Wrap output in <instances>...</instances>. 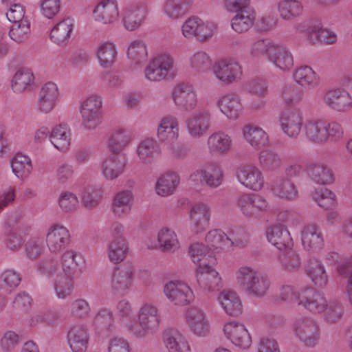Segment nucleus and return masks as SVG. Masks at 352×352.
<instances>
[{"mask_svg":"<svg viewBox=\"0 0 352 352\" xmlns=\"http://www.w3.org/2000/svg\"><path fill=\"white\" fill-rule=\"evenodd\" d=\"M84 263L81 255L74 251H67L62 256V267L55 279V290L60 298L69 296L73 290V279L81 273Z\"/></svg>","mask_w":352,"mask_h":352,"instance_id":"1","label":"nucleus"},{"mask_svg":"<svg viewBox=\"0 0 352 352\" xmlns=\"http://www.w3.org/2000/svg\"><path fill=\"white\" fill-rule=\"evenodd\" d=\"M236 278L243 290L256 297L263 296L270 287V281L250 267H241Z\"/></svg>","mask_w":352,"mask_h":352,"instance_id":"2","label":"nucleus"},{"mask_svg":"<svg viewBox=\"0 0 352 352\" xmlns=\"http://www.w3.org/2000/svg\"><path fill=\"white\" fill-rule=\"evenodd\" d=\"M299 32L307 34L310 43H324L332 44L336 41V34L327 29L322 28L320 21L316 19H311L303 21L297 27Z\"/></svg>","mask_w":352,"mask_h":352,"instance_id":"3","label":"nucleus"},{"mask_svg":"<svg viewBox=\"0 0 352 352\" xmlns=\"http://www.w3.org/2000/svg\"><path fill=\"white\" fill-rule=\"evenodd\" d=\"M296 336L305 346H314L320 338V327L318 323L310 318H300L294 323Z\"/></svg>","mask_w":352,"mask_h":352,"instance_id":"4","label":"nucleus"},{"mask_svg":"<svg viewBox=\"0 0 352 352\" xmlns=\"http://www.w3.org/2000/svg\"><path fill=\"white\" fill-rule=\"evenodd\" d=\"M138 320L142 330L134 329L136 337H143L153 332L160 324L157 308L151 305H144L140 309Z\"/></svg>","mask_w":352,"mask_h":352,"instance_id":"5","label":"nucleus"},{"mask_svg":"<svg viewBox=\"0 0 352 352\" xmlns=\"http://www.w3.org/2000/svg\"><path fill=\"white\" fill-rule=\"evenodd\" d=\"M173 60L168 54L156 56L146 67L145 76L151 81L164 79L173 68Z\"/></svg>","mask_w":352,"mask_h":352,"instance_id":"6","label":"nucleus"},{"mask_svg":"<svg viewBox=\"0 0 352 352\" xmlns=\"http://www.w3.org/2000/svg\"><path fill=\"white\" fill-rule=\"evenodd\" d=\"M133 267L130 263H124L115 267L111 278V288L115 294L124 295L129 289Z\"/></svg>","mask_w":352,"mask_h":352,"instance_id":"7","label":"nucleus"},{"mask_svg":"<svg viewBox=\"0 0 352 352\" xmlns=\"http://www.w3.org/2000/svg\"><path fill=\"white\" fill-rule=\"evenodd\" d=\"M166 296L175 305H185L193 299L192 292L185 283L170 281L164 287Z\"/></svg>","mask_w":352,"mask_h":352,"instance_id":"8","label":"nucleus"},{"mask_svg":"<svg viewBox=\"0 0 352 352\" xmlns=\"http://www.w3.org/2000/svg\"><path fill=\"white\" fill-rule=\"evenodd\" d=\"M214 74L222 82L230 84L235 81L242 74L239 64L232 59H223L216 63Z\"/></svg>","mask_w":352,"mask_h":352,"instance_id":"9","label":"nucleus"},{"mask_svg":"<svg viewBox=\"0 0 352 352\" xmlns=\"http://www.w3.org/2000/svg\"><path fill=\"white\" fill-rule=\"evenodd\" d=\"M223 331L227 338L241 349H247L252 343L251 336L243 324L228 322L224 326Z\"/></svg>","mask_w":352,"mask_h":352,"instance_id":"10","label":"nucleus"},{"mask_svg":"<svg viewBox=\"0 0 352 352\" xmlns=\"http://www.w3.org/2000/svg\"><path fill=\"white\" fill-rule=\"evenodd\" d=\"M300 303L305 309L314 314H319L325 310L327 301L324 297L312 287H307L300 292Z\"/></svg>","mask_w":352,"mask_h":352,"instance_id":"11","label":"nucleus"},{"mask_svg":"<svg viewBox=\"0 0 352 352\" xmlns=\"http://www.w3.org/2000/svg\"><path fill=\"white\" fill-rule=\"evenodd\" d=\"M266 236L268 241L280 251L287 250L293 247L294 243L289 232L280 224L268 228Z\"/></svg>","mask_w":352,"mask_h":352,"instance_id":"12","label":"nucleus"},{"mask_svg":"<svg viewBox=\"0 0 352 352\" xmlns=\"http://www.w3.org/2000/svg\"><path fill=\"white\" fill-rule=\"evenodd\" d=\"M175 104L186 111L193 109L197 104V96L192 85L180 83L173 91Z\"/></svg>","mask_w":352,"mask_h":352,"instance_id":"13","label":"nucleus"},{"mask_svg":"<svg viewBox=\"0 0 352 352\" xmlns=\"http://www.w3.org/2000/svg\"><path fill=\"white\" fill-rule=\"evenodd\" d=\"M324 100L327 106L337 111L345 112L352 108V98L344 89H338L327 92Z\"/></svg>","mask_w":352,"mask_h":352,"instance_id":"14","label":"nucleus"},{"mask_svg":"<svg viewBox=\"0 0 352 352\" xmlns=\"http://www.w3.org/2000/svg\"><path fill=\"white\" fill-rule=\"evenodd\" d=\"M59 95L57 85L52 82L45 83L38 93L37 105L38 109L43 113H49L56 106Z\"/></svg>","mask_w":352,"mask_h":352,"instance_id":"15","label":"nucleus"},{"mask_svg":"<svg viewBox=\"0 0 352 352\" xmlns=\"http://www.w3.org/2000/svg\"><path fill=\"white\" fill-rule=\"evenodd\" d=\"M213 265L198 268L197 270L198 285L208 291H219L222 287L221 278L219 276V273L212 268Z\"/></svg>","mask_w":352,"mask_h":352,"instance_id":"16","label":"nucleus"},{"mask_svg":"<svg viewBox=\"0 0 352 352\" xmlns=\"http://www.w3.org/2000/svg\"><path fill=\"white\" fill-rule=\"evenodd\" d=\"M237 178L243 185L253 190H260L264 184L261 172L252 165L241 167L237 170Z\"/></svg>","mask_w":352,"mask_h":352,"instance_id":"17","label":"nucleus"},{"mask_svg":"<svg viewBox=\"0 0 352 352\" xmlns=\"http://www.w3.org/2000/svg\"><path fill=\"white\" fill-rule=\"evenodd\" d=\"M46 241L50 250L58 252L69 243L70 234L65 227L54 225L47 233Z\"/></svg>","mask_w":352,"mask_h":352,"instance_id":"18","label":"nucleus"},{"mask_svg":"<svg viewBox=\"0 0 352 352\" xmlns=\"http://www.w3.org/2000/svg\"><path fill=\"white\" fill-rule=\"evenodd\" d=\"M302 243L307 251L316 252L322 248L324 240L321 231L316 224H309L302 232Z\"/></svg>","mask_w":352,"mask_h":352,"instance_id":"19","label":"nucleus"},{"mask_svg":"<svg viewBox=\"0 0 352 352\" xmlns=\"http://www.w3.org/2000/svg\"><path fill=\"white\" fill-rule=\"evenodd\" d=\"M94 16L104 24L114 22L118 17V6L114 0H102L94 8Z\"/></svg>","mask_w":352,"mask_h":352,"instance_id":"20","label":"nucleus"},{"mask_svg":"<svg viewBox=\"0 0 352 352\" xmlns=\"http://www.w3.org/2000/svg\"><path fill=\"white\" fill-rule=\"evenodd\" d=\"M280 126L283 131L289 137L296 138L300 131L302 118L298 111H287L280 117Z\"/></svg>","mask_w":352,"mask_h":352,"instance_id":"21","label":"nucleus"},{"mask_svg":"<svg viewBox=\"0 0 352 352\" xmlns=\"http://www.w3.org/2000/svg\"><path fill=\"white\" fill-rule=\"evenodd\" d=\"M89 339L88 329L80 325L72 327L67 333V340L73 352H85Z\"/></svg>","mask_w":352,"mask_h":352,"instance_id":"22","label":"nucleus"},{"mask_svg":"<svg viewBox=\"0 0 352 352\" xmlns=\"http://www.w3.org/2000/svg\"><path fill=\"white\" fill-rule=\"evenodd\" d=\"M189 254L192 261L198 264V268L214 265L216 258L211 248L203 243H197L189 248Z\"/></svg>","mask_w":352,"mask_h":352,"instance_id":"23","label":"nucleus"},{"mask_svg":"<svg viewBox=\"0 0 352 352\" xmlns=\"http://www.w3.org/2000/svg\"><path fill=\"white\" fill-rule=\"evenodd\" d=\"M210 219V208L204 203L195 205L190 210V219L196 233L205 230Z\"/></svg>","mask_w":352,"mask_h":352,"instance_id":"24","label":"nucleus"},{"mask_svg":"<svg viewBox=\"0 0 352 352\" xmlns=\"http://www.w3.org/2000/svg\"><path fill=\"white\" fill-rule=\"evenodd\" d=\"M125 165L126 158L124 154L111 153L102 164L103 174L107 179H113L122 172Z\"/></svg>","mask_w":352,"mask_h":352,"instance_id":"25","label":"nucleus"},{"mask_svg":"<svg viewBox=\"0 0 352 352\" xmlns=\"http://www.w3.org/2000/svg\"><path fill=\"white\" fill-rule=\"evenodd\" d=\"M187 321L192 331L199 336H206L209 331V323L203 311L197 307H190L187 312Z\"/></svg>","mask_w":352,"mask_h":352,"instance_id":"26","label":"nucleus"},{"mask_svg":"<svg viewBox=\"0 0 352 352\" xmlns=\"http://www.w3.org/2000/svg\"><path fill=\"white\" fill-rule=\"evenodd\" d=\"M268 59L282 70L289 69L294 65L292 54L282 45L272 46Z\"/></svg>","mask_w":352,"mask_h":352,"instance_id":"27","label":"nucleus"},{"mask_svg":"<svg viewBox=\"0 0 352 352\" xmlns=\"http://www.w3.org/2000/svg\"><path fill=\"white\" fill-rule=\"evenodd\" d=\"M218 300L228 315L238 316L242 313L241 301L236 292L224 290L219 294Z\"/></svg>","mask_w":352,"mask_h":352,"instance_id":"28","label":"nucleus"},{"mask_svg":"<svg viewBox=\"0 0 352 352\" xmlns=\"http://www.w3.org/2000/svg\"><path fill=\"white\" fill-rule=\"evenodd\" d=\"M163 338L169 352H186L189 346L184 337L179 331L169 329L164 331Z\"/></svg>","mask_w":352,"mask_h":352,"instance_id":"29","label":"nucleus"},{"mask_svg":"<svg viewBox=\"0 0 352 352\" xmlns=\"http://www.w3.org/2000/svg\"><path fill=\"white\" fill-rule=\"evenodd\" d=\"M210 118V113L204 111L188 119L186 122L190 134L193 137L203 135L209 128Z\"/></svg>","mask_w":352,"mask_h":352,"instance_id":"30","label":"nucleus"},{"mask_svg":"<svg viewBox=\"0 0 352 352\" xmlns=\"http://www.w3.org/2000/svg\"><path fill=\"white\" fill-rule=\"evenodd\" d=\"M218 106L223 114L232 119L237 118L242 110L239 97L234 94L223 96L218 101Z\"/></svg>","mask_w":352,"mask_h":352,"instance_id":"31","label":"nucleus"},{"mask_svg":"<svg viewBox=\"0 0 352 352\" xmlns=\"http://www.w3.org/2000/svg\"><path fill=\"white\" fill-rule=\"evenodd\" d=\"M34 82L32 72L27 67H20L16 72L12 80V89L14 92H23L30 90Z\"/></svg>","mask_w":352,"mask_h":352,"instance_id":"32","label":"nucleus"},{"mask_svg":"<svg viewBox=\"0 0 352 352\" xmlns=\"http://www.w3.org/2000/svg\"><path fill=\"white\" fill-rule=\"evenodd\" d=\"M306 137L311 142L321 143L327 140V123L322 120H310L305 124Z\"/></svg>","mask_w":352,"mask_h":352,"instance_id":"33","label":"nucleus"},{"mask_svg":"<svg viewBox=\"0 0 352 352\" xmlns=\"http://www.w3.org/2000/svg\"><path fill=\"white\" fill-rule=\"evenodd\" d=\"M305 271L315 285L318 287H323L327 283V275L319 260L310 259L305 266Z\"/></svg>","mask_w":352,"mask_h":352,"instance_id":"34","label":"nucleus"},{"mask_svg":"<svg viewBox=\"0 0 352 352\" xmlns=\"http://www.w3.org/2000/svg\"><path fill=\"white\" fill-rule=\"evenodd\" d=\"M145 18V11L143 8L131 6L126 8L124 12V25L126 30L133 31L138 28Z\"/></svg>","mask_w":352,"mask_h":352,"instance_id":"35","label":"nucleus"},{"mask_svg":"<svg viewBox=\"0 0 352 352\" xmlns=\"http://www.w3.org/2000/svg\"><path fill=\"white\" fill-rule=\"evenodd\" d=\"M193 0H166L164 12L172 19H179L185 15L192 7Z\"/></svg>","mask_w":352,"mask_h":352,"instance_id":"36","label":"nucleus"},{"mask_svg":"<svg viewBox=\"0 0 352 352\" xmlns=\"http://www.w3.org/2000/svg\"><path fill=\"white\" fill-rule=\"evenodd\" d=\"M72 28L73 24L69 19L60 21L51 31V40L58 45H65L69 39Z\"/></svg>","mask_w":352,"mask_h":352,"instance_id":"37","label":"nucleus"},{"mask_svg":"<svg viewBox=\"0 0 352 352\" xmlns=\"http://www.w3.org/2000/svg\"><path fill=\"white\" fill-rule=\"evenodd\" d=\"M179 183V175L176 173H168L160 177L156 184V192L159 195H171Z\"/></svg>","mask_w":352,"mask_h":352,"instance_id":"38","label":"nucleus"},{"mask_svg":"<svg viewBox=\"0 0 352 352\" xmlns=\"http://www.w3.org/2000/svg\"><path fill=\"white\" fill-rule=\"evenodd\" d=\"M272 190L279 197L289 200L296 198L298 194L294 184L288 179H278L274 181Z\"/></svg>","mask_w":352,"mask_h":352,"instance_id":"39","label":"nucleus"},{"mask_svg":"<svg viewBox=\"0 0 352 352\" xmlns=\"http://www.w3.org/2000/svg\"><path fill=\"white\" fill-rule=\"evenodd\" d=\"M307 173L314 182L319 184H329L333 180L331 170L323 164H310Z\"/></svg>","mask_w":352,"mask_h":352,"instance_id":"40","label":"nucleus"},{"mask_svg":"<svg viewBox=\"0 0 352 352\" xmlns=\"http://www.w3.org/2000/svg\"><path fill=\"white\" fill-rule=\"evenodd\" d=\"M243 135L245 139L256 148L265 146L268 142L267 133L257 126H245L243 129Z\"/></svg>","mask_w":352,"mask_h":352,"instance_id":"41","label":"nucleus"},{"mask_svg":"<svg viewBox=\"0 0 352 352\" xmlns=\"http://www.w3.org/2000/svg\"><path fill=\"white\" fill-rule=\"evenodd\" d=\"M128 245L122 236H116L109 246V257L114 263H120L125 258L128 252Z\"/></svg>","mask_w":352,"mask_h":352,"instance_id":"42","label":"nucleus"},{"mask_svg":"<svg viewBox=\"0 0 352 352\" xmlns=\"http://www.w3.org/2000/svg\"><path fill=\"white\" fill-rule=\"evenodd\" d=\"M50 142L59 151H65L70 145V138L66 125L60 124L50 133Z\"/></svg>","mask_w":352,"mask_h":352,"instance_id":"43","label":"nucleus"},{"mask_svg":"<svg viewBox=\"0 0 352 352\" xmlns=\"http://www.w3.org/2000/svg\"><path fill=\"white\" fill-rule=\"evenodd\" d=\"M14 174L21 179L26 178L31 173L32 166L30 159L22 154H17L11 162Z\"/></svg>","mask_w":352,"mask_h":352,"instance_id":"44","label":"nucleus"},{"mask_svg":"<svg viewBox=\"0 0 352 352\" xmlns=\"http://www.w3.org/2000/svg\"><path fill=\"white\" fill-rule=\"evenodd\" d=\"M160 153V148L153 139L143 140L138 146V154L140 159L148 163Z\"/></svg>","mask_w":352,"mask_h":352,"instance_id":"45","label":"nucleus"},{"mask_svg":"<svg viewBox=\"0 0 352 352\" xmlns=\"http://www.w3.org/2000/svg\"><path fill=\"white\" fill-rule=\"evenodd\" d=\"M131 199L132 196L129 191L118 192L116 195L112 205L113 213L118 217L127 214L131 210Z\"/></svg>","mask_w":352,"mask_h":352,"instance_id":"46","label":"nucleus"},{"mask_svg":"<svg viewBox=\"0 0 352 352\" xmlns=\"http://www.w3.org/2000/svg\"><path fill=\"white\" fill-rule=\"evenodd\" d=\"M294 77L301 86L315 87L318 85L316 74L309 66H302L298 68L294 74Z\"/></svg>","mask_w":352,"mask_h":352,"instance_id":"47","label":"nucleus"},{"mask_svg":"<svg viewBox=\"0 0 352 352\" xmlns=\"http://www.w3.org/2000/svg\"><path fill=\"white\" fill-rule=\"evenodd\" d=\"M278 11L280 16L287 20L299 16L302 11V6L296 0H283L278 3Z\"/></svg>","mask_w":352,"mask_h":352,"instance_id":"48","label":"nucleus"},{"mask_svg":"<svg viewBox=\"0 0 352 352\" xmlns=\"http://www.w3.org/2000/svg\"><path fill=\"white\" fill-rule=\"evenodd\" d=\"M9 31L11 39L18 43L24 42L30 34V23L28 20H22L19 23H12Z\"/></svg>","mask_w":352,"mask_h":352,"instance_id":"49","label":"nucleus"},{"mask_svg":"<svg viewBox=\"0 0 352 352\" xmlns=\"http://www.w3.org/2000/svg\"><path fill=\"white\" fill-rule=\"evenodd\" d=\"M231 142L230 137L223 133L212 134L210 136L208 141L211 151L220 153L228 151L231 146Z\"/></svg>","mask_w":352,"mask_h":352,"instance_id":"50","label":"nucleus"},{"mask_svg":"<svg viewBox=\"0 0 352 352\" xmlns=\"http://www.w3.org/2000/svg\"><path fill=\"white\" fill-rule=\"evenodd\" d=\"M254 18L252 10L239 12L232 19V28L236 32H244L252 25Z\"/></svg>","mask_w":352,"mask_h":352,"instance_id":"51","label":"nucleus"},{"mask_svg":"<svg viewBox=\"0 0 352 352\" xmlns=\"http://www.w3.org/2000/svg\"><path fill=\"white\" fill-rule=\"evenodd\" d=\"M258 160L261 167L269 170L279 168L282 163L279 155L270 150L262 151L260 153Z\"/></svg>","mask_w":352,"mask_h":352,"instance_id":"52","label":"nucleus"},{"mask_svg":"<svg viewBox=\"0 0 352 352\" xmlns=\"http://www.w3.org/2000/svg\"><path fill=\"white\" fill-rule=\"evenodd\" d=\"M21 276L12 270H7L0 277V287L6 292L10 293L21 282Z\"/></svg>","mask_w":352,"mask_h":352,"instance_id":"53","label":"nucleus"},{"mask_svg":"<svg viewBox=\"0 0 352 352\" xmlns=\"http://www.w3.org/2000/svg\"><path fill=\"white\" fill-rule=\"evenodd\" d=\"M116 50L113 43L107 42L102 44L98 51V57L100 65L104 67H109L114 62Z\"/></svg>","mask_w":352,"mask_h":352,"instance_id":"54","label":"nucleus"},{"mask_svg":"<svg viewBox=\"0 0 352 352\" xmlns=\"http://www.w3.org/2000/svg\"><path fill=\"white\" fill-rule=\"evenodd\" d=\"M127 56L135 64H140L147 58V50L144 43L137 40L132 42L128 47Z\"/></svg>","mask_w":352,"mask_h":352,"instance_id":"55","label":"nucleus"},{"mask_svg":"<svg viewBox=\"0 0 352 352\" xmlns=\"http://www.w3.org/2000/svg\"><path fill=\"white\" fill-rule=\"evenodd\" d=\"M281 96L285 104L292 105L301 100L302 91L295 84L286 85L282 89Z\"/></svg>","mask_w":352,"mask_h":352,"instance_id":"56","label":"nucleus"},{"mask_svg":"<svg viewBox=\"0 0 352 352\" xmlns=\"http://www.w3.org/2000/svg\"><path fill=\"white\" fill-rule=\"evenodd\" d=\"M101 196V190L99 188L87 186L82 192L81 199L85 207L92 209L98 206Z\"/></svg>","mask_w":352,"mask_h":352,"instance_id":"57","label":"nucleus"},{"mask_svg":"<svg viewBox=\"0 0 352 352\" xmlns=\"http://www.w3.org/2000/svg\"><path fill=\"white\" fill-rule=\"evenodd\" d=\"M158 241L163 251H171L177 243V239L174 232L164 228L158 234Z\"/></svg>","mask_w":352,"mask_h":352,"instance_id":"58","label":"nucleus"},{"mask_svg":"<svg viewBox=\"0 0 352 352\" xmlns=\"http://www.w3.org/2000/svg\"><path fill=\"white\" fill-rule=\"evenodd\" d=\"M129 136L124 131H117L109 139V148L111 153H121L120 152L127 144Z\"/></svg>","mask_w":352,"mask_h":352,"instance_id":"59","label":"nucleus"},{"mask_svg":"<svg viewBox=\"0 0 352 352\" xmlns=\"http://www.w3.org/2000/svg\"><path fill=\"white\" fill-rule=\"evenodd\" d=\"M113 322L112 312L107 309H102L94 318V324L100 331H108Z\"/></svg>","mask_w":352,"mask_h":352,"instance_id":"60","label":"nucleus"},{"mask_svg":"<svg viewBox=\"0 0 352 352\" xmlns=\"http://www.w3.org/2000/svg\"><path fill=\"white\" fill-rule=\"evenodd\" d=\"M37 269L42 274L49 277L54 275L57 276L60 272L58 261L52 257L47 258L38 262Z\"/></svg>","mask_w":352,"mask_h":352,"instance_id":"61","label":"nucleus"},{"mask_svg":"<svg viewBox=\"0 0 352 352\" xmlns=\"http://www.w3.org/2000/svg\"><path fill=\"white\" fill-rule=\"evenodd\" d=\"M228 239L227 234L221 230L210 231L206 236L207 245L210 248H221V245H227Z\"/></svg>","mask_w":352,"mask_h":352,"instance_id":"62","label":"nucleus"},{"mask_svg":"<svg viewBox=\"0 0 352 352\" xmlns=\"http://www.w3.org/2000/svg\"><path fill=\"white\" fill-rule=\"evenodd\" d=\"M285 252L281 256V263L285 270H292L298 268L300 265V258L292 248L287 250H283Z\"/></svg>","mask_w":352,"mask_h":352,"instance_id":"63","label":"nucleus"},{"mask_svg":"<svg viewBox=\"0 0 352 352\" xmlns=\"http://www.w3.org/2000/svg\"><path fill=\"white\" fill-rule=\"evenodd\" d=\"M191 66L199 72H205L210 68L211 60L204 52H198L190 59Z\"/></svg>","mask_w":352,"mask_h":352,"instance_id":"64","label":"nucleus"}]
</instances>
